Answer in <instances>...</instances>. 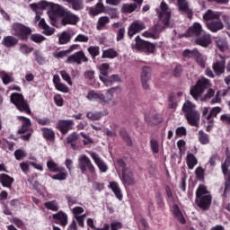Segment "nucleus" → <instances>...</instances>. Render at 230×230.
<instances>
[{
    "instance_id": "1",
    "label": "nucleus",
    "mask_w": 230,
    "mask_h": 230,
    "mask_svg": "<svg viewBox=\"0 0 230 230\" xmlns=\"http://www.w3.org/2000/svg\"><path fill=\"white\" fill-rule=\"evenodd\" d=\"M118 93H121V88L119 86L108 89L105 94L91 90L86 94V100L88 102H96L97 103H101V105L109 104L111 107H116L118 101L114 99V94H118Z\"/></svg>"
},
{
    "instance_id": "2",
    "label": "nucleus",
    "mask_w": 230,
    "mask_h": 230,
    "mask_svg": "<svg viewBox=\"0 0 230 230\" xmlns=\"http://www.w3.org/2000/svg\"><path fill=\"white\" fill-rule=\"evenodd\" d=\"M182 112L190 125L192 127H199L200 123V113L197 111V106L187 100L182 106Z\"/></svg>"
},
{
    "instance_id": "3",
    "label": "nucleus",
    "mask_w": 230,
    "mask_h": 230,
    "mask_svg": "<svg viewBox=\"0 0 230 230\" xmlns=\"http://www.w3.org/2000/svg\"><path fill=\"white\" fill-rule=\"evenodd\" d=\"M211 192L208 190V187L205 185H199L196 190V203L200 209L204 211L211 208Z\"/></svg>"
},
{
    "instance_id": "4",
    "label": "nucleus",
    "mask_w": 230,
    "mask_h": 230,
    "mask_svg": "<svg viewBox=\"0 0 230 230\" xmlns=\"http://www.w3.org/2000/svg\"><path fill=\"white\" fill-rule=\"evenodd\" d=\"M117 166L122 171V184H124V186H132L133 184H136L134 173H132V171L127 167V164H125L123 160L119 159L117 161Z\"/></svg>"
},
{
    "instance_id": "5",
    "label": "nucleus",
    "mask_w": 230,
    "mask_h": 230,
    "mask_svg": "<svg viewBox=\"0 0 230 230\" xmlns=\"http://www.w3.org/2000/svg\"><path fill=\"white\" fill-rule=\"evenodd\" d=\"M211 84L209 83V79H206V77L200 78L196 85L192 86L190 88V94L194 100H199L202 94H204V92L208 87H210Z\"/></svg>"
},
{
    "instance_id": "6",
    "label": "nucleus",
    "mask_w": 230,
    "mask_h": 230,
    "mask_svg": "<svg viewBox=\"0 0 230 230\" xmlns=\"http://www.w3.org/2000/svg\"><path fill=\"white\" fill-rule=\"evenodd\" d=\"M11 102L15 105L18 109V111H21V112H27L28 114L31 113V111H30V106L28 105V102L24 100V96L22 94L14 93L11 94Z\"/></svg>"
},
{
    "instance_id": "7",
    "label": "nucleus",
    "mask_w": 230,
    "mask_h": 230,
    "mask_svg": "<svg viewBox=\"0 0 230 230\" xmlns=\"http://www.w3.org/2000/svg\"><path fill=\"white\" fill-rule=\"evenodd\" d=\"M66 8H64L62 5L58 4H53L48 13L50 24H52V26H57V20L59 17H63L64 13H66Z\"/></svg>"
},
{
    "instance_id": "8",
    "label": "nucleus",
    "mask_w": 230,
    "mask_h": 230,
    "mask_svg": "<svg viewBox=\"0 0 230 230\" xmlns=\"http://www.w3.org/2000/svg\"><path fill=\"white\" fill-rule=\"evenodd\" d=\"M18 119L20 121H22V128L18 130V133L24 134L28 132L27 134L22 136V139H23V141H28V139L31 137V120L22 116L18 117Z\"/></svg>"
},
{
    "instance_id": "9",
    "label": "nucleus",
    "mask_w": 230,
    "mask_h": 230,
    "mask_svg": "<svg viewBox=\"0 0 230 230\" xmlns=\"http://www.w3.org/2000/svg\"><path fill=\"white\" fill-rule=\"evenodd\" d=\"M78 166L82 172V173H85V172H89L90 173H95L96 169H94V165H93V162L88 158L85 155H81L78 158Z\"/></svg>"
},
{
    "instance_id": "10",
    "label": "nucleus",
    "mask_w": 230,
    "mask_h": 230,
    "mask_svg": "<svg viewBox=\"0 0 230 230\" xmlns=\"http://www.w3.org/2000/svg\"><path fill=\"white\" fill-rule=\"evenodd\" d=\"M182 55L185 57V58H194V60L200 66V67H206V60L204 59V56L199 52V49H185L182 52Z\"/></svg>"
},
{
    "instance_id": "11",
    "label": "nucleus",
    "mask_w": 230,
    "mask_h": 230,
    "mask_svg": "<svg viewBox=\"0 0 230 230\" xmlns=\"http://www.w3.org/2000/svg\"><path fill=\"white\" fill-rule=\"evenodd\" d=\"M13 31L15 37L21 39V40H28V36L31 35V29L26 27L22 23H14L13 25Z\"/></svg>"
},
{
    "instance_id": "12",
    "label": "nucleus",
    "mask_w": 230,
    "mask_h": 230,
    "mask_svg": "<svg viewBox=\"0 0 230 230\" xmlns=\"http://www.w3.org/2000/svg\"><path fill=\"white\" fill-rule=\"evenodd\" d=\"M158 17L161 22L164 24V26H168L170 24V17H172V10L168 7L167 4L162 2L160 4V12H158Z\"/></svg>"
},
{
    "instance_id": "13",
    "label": "nucleus",
    "mask_w": 230,
    "mask_h": 230,
    "mask_svg": "<svg viewBox=\"0 0 230 230\" xmlns=\"http://www.w3.org/2000/svg\"><path fill=\"white\" fill-rule=\"evenodd\" d=\"M152 78V68L150 66H143L142 72H141V84L143 89L147 91V89H150V79Z\"/></svg>"
},
{
    "instance_id": "14",
    "label": "nucleus",
    "mask_w": 230,
    "mask_h": 230,
    "mask_svg": "<svg viewBox=\"0 0 230 230\" xmlns=\"http://www.w3.org/2000/svg\"><path fill=\"white\" fill-rule=\"evenodd\" d=\"M72 212L78 226H80V227H85L84 220L85 217H87V215L84 214L85 213V209L82 207H75L72 209Z\"/></svg>"
},
{
    "instance_id": "15",
    "label": "nucleus",
    "mask_w": 230,
    "mask_h": 230,
    "mask_svg": "<svg viewBox=\"0 0 230 230\" xmlns=\"http://www.w3.org/2000/svg\"><path fill=\"white\" fill-rule=\"evenodd\" d=\"M88 60L87 57H85V53H84L83 50H80L69 56L66 59V63L77 64V66H80L82 62H87Z\"/></svg>"
},
{
    "instance_id": "16",
    "label": "nucleus",
    "mask_w": 230,
    "mask_h": 230,
    "mask_svg": "<svg viewBox=\"0 0 230 230\" xmlns=\"http://www.w3.org/2000/svg\"><path fill=\"white\" fill-rule=\"evenodd\" d=\"M78 21H80V18L76 14L66 10L62 16L61 24L63 26H67V24L75 25Z\"/></svg>"
},
{
    "instance_id": "17",
    "label": "nucleus",
    "mask_w": 230,
    "mask_h": 230,
    "mask_svg": "<svg viewBox=\"0 0 230 230\" xmlns=\"http://www.w3.org/2000/svg\"><path fill=\"white\" fill-rule=\"evenodd\" d=\"M75 127V121L72 119H61L57 123V128L63 134H67Z\"/></svg>"
},
{
    "instance_id": "18",
    "label": "nucleus",
    "mask_w": 230,
    "mask_h": 230,
    "mask_svg": "<svg viewBox=\"0 0 230 230\" xmlns=\"http://www.w3.org/2000/svg\"><path fill=\"white\" fill-rule=\"evenodd\" d=\"M146 26H145V22L135 21L131 23V25L128 28V35L129 37H134L136 33H139V31H143Z\"/></svg>"
},
{
    "instance_id": "19",
    "label": "nucleus",
    "mask_w": 230,
    "mask_h": 230,
    "mask_svg": "<svg viewBox=\"0 0 230 230\" xmlns=\"http://www.w3.org/2000/svg\"><path fill=\"white\" fill-rule=\"evenodd\" d=\"M89 154L94 161L95 164L98 166L100 172L106 173V172L109 170L107 164H105V162L95 152H89Z\"/></svg>"
},
{
    "instance_id": "20",
    "label": "nucleus",
    "mask_w": 230,
    "mask_h": 230,
    "mask_svg": "<svg viewBox=\"0 0 230 230\" xmlns=\"http://www.w3.org/2000/svg\"><path fill=\"white\" fill-rule=\"evenodd\" d=\"M204 33V30H202V25L199 22H194L192 26L189 28L186 33V37H199Z\"/></svg>"
},
{
    "instance_id": "21",
    "label": "nucleus",
    "mask_w": 230,
    "mask_h": 230,
    "mask_svg": "<svg viewBox=\"0 0 230 230\" xmlns=\"http://www.w3.org/2000/svg\"><path fill=\"white\" fill-rule=\"evenodd\" d=\"M89 13L90 15L96 17V15H100V13H107V9H105L103 2L99 0L95 6L89 8Z\"/></svg>"
},
{
    "instance_id": "22",
    "label": "nucleus",
    "mask_w": 230,
    "mask_h": 230,
    "mask_svg": "<svg viewBox=\"0 0 230 230\" xmlns=\"http://www.w3.org/2000/svg\"><path fill=\"white\" fill-rule=\"evenodd\" d=\"M111 66L109 63H102L101 65L98 66V69L100 71V74L102 75L99 76L100 80L107 85V78L109 77V69Z\"/></svg>"
},
{
    "instance_id": "23",
    "label": "nucleus",
    "mask_w": 230,
    "mask_h": 230,
    "mask_svg": "<svg viewBox=\"0 0 230 230\" xmlns=\"http://www.w3.org/2000/svg\"><path fill=\"white\" fill-rule=\"evenodd\" d=\"M207 28L210 30L213 33H217V31H220V30H224V23L222 21L217 18L216 20H212L211 22H207Z\"/></svg>"
},
{
    "instance_id": "24",
    "label": "nucleus",
    "mask_w": 230,
    "mask_h": 230,
    "mask_svg": "<svg viewBox=\"0 0 230 230\" xmlns=\"http://www.w3.org/2000/svg\"><path fill=\"white\" fill-rule=\"evenodd\" d=\"M196 44L202 46V48H208L211 44V36L206 31H203L201 35L198 36L196 39Z\"/></svg>"
},
{
    "instance_id": "25",
    "label": "nucleus",
    "mask_w": 230,
    "mask_h": 230,
    "mask_svg": "<svg viewBox=\"0 0 230 230\" xmlns=\"http://www.w3.org/2000/svg\"><path fill=\"white\" fill-rule=\"evenodd\" d=\"M136 4H124L121 8V12L123 13H132L134 10H136L138 6H141L143 4V0H132Z\"/></svg>"
},
{
    "instance_id": "26",
    "label": "nucleus",
    "mask_w": 230,
    "mask_h": 230,
    "mask_svg": "<svg viewBox=\"0 0 230 230\" xmlns=\"http://www.w3.org/2000/svg\"><path fill=\"white\" fill-rule=\"evenodd\" d=\"M53 84L57 91H59L60 93H69V87H67L66 84L60 82V76L58 75L53 76Z\"/></svg>"
},
{
    "instance_id": "27",
    "label": "nucleus",
    "mask_w": 230,
    "mask_h": 230,
    "mask_svg": "<svg viewBox=\"0 0 230 230\" xmlns=\"http://www.w3.org/2000/svg\"><path fill=\"white\" fill-rule=\"evenodd\" d=\"M4 48H15L19 44V40L13 36H5L2 40Z\"/></svg>"
},
{
    "instance_id": "28",
    "label": "nucleus",
    "mask_w": 230,
    "mask_h": 230,
    "mask_svg": "<svg viewBox=\"0 0 230 230\" xmlns=\"http://www.w3.org/2000/svg\"><path fill=\"white\" fill-rule=\"evenodd\" d=\"M39 28H41V30H43V35H47L48 37H50V35H53V33H55V28L49 27V25L46 23V20L44 19H41L40 21Z\"/></svg>"
},
{
    "instance_id": "29",
    "label": "nucleus",
    "mask_w": 230,
    "mask_h": 230,
    "mask_svg": "<svg viewBox=\"0 0 230 230\" xmlns=\"http://www.w3.org/2000/svg\"><path fill=\"white\" fill-rule=\"evenodd\" d=\"M64 3H68L72 10L75 12H80V10H84V0H62Z\"/></svg>"
},
{
    "instance_id": "30",
    "label": "nucleus",
    "mask_w": 230,
    "mask_h": 230,
    "mask_svg": "<svg viewBox=\"0 0 230 230\" xmlns=\"http://www.w3.org/2000/svg\"><path fill=\"white\" fill-rule=\"evenodd\" d=\"M13 178L8 174L2 173L0 174V182L4 188H12L13 184Z\"/></svg>"
},
{
    "instance_id": "31",
    "label": "nucleus",
    "mask_w": 230,
    "mask_h": 230,
    "mask_svg": "<svg viewBox=\"0 0 230 230\" xmlns=\"http://www.w3.org/2000/svg\"><path fill=\"white\" fill-rule=\"evenodd\" d=\"M108 188H110V190L113 191L115 197H117L119 200H121V199H123V195L121 194V190L119 189V184H118V182L111 181Z\"/></svg>"
},
{
    "instance_id": "32",
    "label": "nucleus",
    "mask_w": 230,
    "mask_h": 230,
    "mask_svg": "<svg viewBox=\"0 0 230 230\" xmlns=\"http://www.w3.org/2000/svg\"><path fill=\"white\" fill-rule=\"evenodd\" d=\"M213 70L216 75H222L226 71V59L222 58L220 61L216 62L213 65Z\"/></svg>"
},
{
    "instance_id": "33",
    "label": "nucleus",
    "mask_w": 230,
    "mask_h": 230,
    "mask_svg": "<svg viewBox=\"0 0 230 230\" xmlns=\"http://www.w3.org/2000/svg\"><path fill=\"white\" fill-rule=\"evenodd\" d=\"M178 7L180 12H183V13H187V15H191L192 12L191 9H190V5L188 4V1L186 0H178Z\"/></svg>"
},
{
    "instance_id": "34",
    "label": "nucleus",
    "mask_w": 230,
    "mask_h": 230,
    "mask_svg": "<svg viewBox=\"0 0 230 230\" xmlns=\"http://www.w3.org/2000/svg\"><path fill=\"white\" fill-rule=\"evenodd\" d=\"M53 218L55 220H58V224H60L63 226L67 224V214H66L63 211H59V212L54 214Z\"/></svg>"
},
{
    "instance_id": "35",
    "label": "nucleus",
    "mask_w": 230,
    "mask_h": 230,
    "mask_svg": "<svg viewBox=\"0 0 230 230\" xmlns=\"http://www.w3.org/2000/svg\"><path fill=\"white\" fill-rule=\"evenodd\" d=\"M187 165L189 170H193V168H195V166H197L199 161L197 160V157H195L194 154L189 153L187 155Z\"/></svg>"
},
{
    "instance_id": "36",
    "label": "nucleus",
    "mask_w": 230,
    "mask_h": 230,
    "mask_svg": "<svg viewBox=\"0 0 230 230\" xmlns=\"http://www.w3.org/2000/svg\"><path fill=\"white\" fill-rule=\"evenodd\" d=\"M47 168L54 173L64 172V170H66V168L58 166L53 160H49L47 162Z\"/></svg>"
},
{
    "instance_id": "37",
    "label": "nucleus",
    "mask_w": 230,
    "mask_h": 230,
    "mask_svg": "<svg viewBox=\"0 0 230 230\" xmlns=\"http://www.w3.org/2000/svg\"><path fill=\"white\" fill-rule=\"evenodd\" d=\"M71 41V32L67 31H64L61 34L58 35V42L59 44H67Z\"/></svg>"
},
{
    "instance_id": "38",
    "label": "nucleus",
    "mask_w": 230,
    "mask_h": 230,
    "mask_svg": "<svg viewBox=\"0 0 230 230\" xmlns=\"http://www.w3.org/2000/svg\"><path fill=\"white\" fill-rule=\"evenodd\" d=\"M219 18H220V13L213 12L211 10H208L203 15V19L205 21H215L216 19H219Z\"/></svg>"
},
{
    "instance_id": "39",
    "label": "nucleus",
    "mask_w": 230,
    "mask_h": 230,
    "mask_svg": "<svg viewBox=\"0 0 230 230\" xmlns=\"http://www.w3.org/2000/svg\"><path fill=\"white\" fill-rule=\"evenodd\" d=\"M215 42L220 51H226V49H227V40L226 38L217 37Z\"/></svg>"
},
{
    "instance_id": "40",
    "label": "nucleus",
    "mask_w": 230,
    "mask_h": 230,
    "mask_svg": "<svg viewBox=\"0 0 230 230\" xmlns=\"http://www.w3.org/2000/svg\"><path fill=\"white\" fill-rule=\"evenodd\" d=\"M41 132L43 134V137L48 141H53V139H55V132H53L51 128H42Z\"/></svg>"
},
{
    "instance_id": "41",
    "label": "nucleus",
    "mask_w": 230,
    "mask_h": 230,
    "mask_svg": "<svg viewBox=\"0 0 230 230\" xmlns=\"http://www.w3.org/2000/svg\"><path fill=\"white\" fill-rule=\"evenodd\" d=\"M109 22H111V19L108 16L100 17L97 22V30H103Z\"/></svg>"
},
{
    "instance_id": "42",
    "label": "nucleus",
    "mask_w": 230,
    "mask_h": 230,
    "mask_svg": "<svg viewBox=\"0 0 230 230\" xmlns=\"http://www.w3.org/2000/svg\"><path fill=\"white\" fill-rule=\"evenodd\" d=\"M78 133L74 132L67 136L66 143L71 145L72 148L75 150L76 148V145H75V141H78Z\"/></svg>"
},
{
    "instance_id": "43",
    "label": "nucleus",
    "mask_w": 230,
    "mask_h": 230,
    "mask_svg": "<svg viewBox=\"0 0 230 230\" xmlns=\"http://www.w3.org/2000/svg\"><path fill=\"white\" fill-rule=\"evenodd\" d=\"M146 121L148 123H151L152 125H157V123H162L163 122V116L159 114H155L150 116L149 118L146 117Z\"/></svg>"
},
{
    "instance_id": "44",
    "label": "nucleus",
    "mask_w": 230,
    "mask_h": 230,
    "mask_svg": "<svg viewBox=\"0 0 230 230\" xmlns=\"http://www.w3.org/2000/svg\"><path fill=\"white\" fill-rule=\"evenodd\" d=\"M118 52L114 49L103 50L102 58H116Z\"/></svg>"
},
{
    "instance_id": "45",
    "label": "nucleus",
    "mask_w": 230,
    "mask_h": 230,
    "mask_svg": "<svg viewBox=\"0 0 230 230\" xmlns=\"http://www.w3.org/2000/svg\"><path fill=\"white\" fill-rule=\"evenodd\" d=\"M199 141L201 145H209V135L203 130L199 131Z\"/></svg>"
},
{
    "instance_id": "46",
    "label": "nucleus",
    "mask_w": 230,
    "mask_h": 230,
    "mask_svg": "<svg viewBox=\"0 0 230 230\" xmlns=\"http://www.w3.org/2000/svg\"><path fill=\"white\" fill-rule=\"evenodd\" d=\"M86 116L92 121H98V119H102V118L103 117V113H102V111H89Z\"/></svg>"
},
{
    "instance_id": "47",
    "label": "nucleus",
    "mask_w": 230,
    "mask_h": 230,
    "mask_svg": "<svg viewBox=\"0 0 230 230\" xmlns=\"http://www.w3.org/2000/svg\"><path fill=\"white\" fill-rule=\"evenodd\" d=\"M0 78H2L3 83L5 85H8V84H11V82H13V77H12V75H9L4 71L0 72Z\"/></svg>"
},
{
    "instance_id": "48",
    "label": "nucleus",
    "mask_w": 230,
    "mask_h": 230,
    "mask_svg": "<svg viewBox=\"0 0 230 230\" xmlns=\"http://www.w3.org/2000/svg\"><path fill=\"white\" fill-rule=\"evenodd\" d=\"M146 44V41L141 40L139 36H137L135 39V44L133 45V47L135 48V49L143 51Z\"/></svg>"
},
{
    "instance_id": "49",
    "label": "nucleus",
    "mask_w": 230,
    "mask_h": 230,
    "mask_svg": "<svg viewBox=\"0 0 230 230\" xmlns=\"http://www.w3.org/2000/svg\"><path fill=\"white\" fill-rule=\"evenodd\" d=\"M44 206L50 211H58V202L57 200L47 201L44 203Z\"/></svg>"
},
{
    "instance_id": "50",
    "label": "nucleus",
    "mask_w": 230,
    "mask_h": 230,
    "mask_svg": "<svg viewBox=\"0 0 230 230\" xmlns=\"http://www.w3.org/2000/svg\"><path fill=\"white\" fill-rule=\"evenodd\" d=\"M173 215L176 217V218L181 222V224H185L184 217L182 216V213L179 209V207L177 205H174L173 207Z\"/></svg>"
},
{
    "instance_id": "51",
    "label": "nucleus",
    "mask_w": 230,
    "mask_h": 230,
    "mask_svg": "<svg viewBox=\"0 0 230 230\" xmlns=\"http://www.w3.org/2000/svg\"><path fill=\"white\" fill-rule=\"evenodd\" d=\"M88 53L93 57V58H96L98 55H100V47L98 46H91L87 49Z\"/></svg>"
},
{
    "instance_id": "52",
    "label": "nucleus",
    "mask_w": 230,
    "mask_h": 230,
    "mask_svg": "<svg viewBox=\"0 0 230 230\" xmlns=\"http://www.w3.org/2000/svg\"><path fill=\"white\" fill-rule=\"evenodd\" d=\"M58 172L59 173L52 176V179L54 181H66V179H67V172H66V170L59 171Z\"/></svg>"
},
{
    "instance_id": "53",
    "label": "nucleus",
    "mask_w": 230,
    "mask_h": 230,
    "mask_svg": "<svg viewBox=\"0 0 230 230\" xmlns=\"http://www.w3.org/2000/svg\"><path fill=\"white\" fill-rule=\"evenodd\" d=\"M33 51V48L28 46L27 44H21L20 45V53L22 55H30Z\"/></svg>"
},
{
    "instance_id": "54",
    "label": "nucleus",
    "mask_w": 230,
    "mask_h": 230,
    "mask_svg": "<svg viewBox=\"0 0 230 230\" xmlns=\"http://www.w3.org/2000/svg\"><path fill=\"white\" fill-rule=\"evenodd\" d=\"M150 147L153 154H159V142L155 138L150 140Z\"/></svg>"
},
{
    "instance_id": "55",
    "label": "nucleus",
    "mask_w": 230,
    "mask_h": 230,
    "mask_svg": "<svg viewBox=\"0 0 230 230\" xmlns=\"http://www.w3.org/2000/svg\"><path fill=\"white\" fill-rule=\"evenodd\" d=\"M142 51L148 54L154 53V51H155V45L146 41V45H144V49H142Z\"/></svg>"
},
{
    "instance_id": "56",
    "label": "nucleus",
    "mask_w": 230,
    "mask_h": 230,
    "mask_svg": "<svg viewBox=\"0 0 230 230\" xmlns=\"http://www.w3.org/2000/svg\"><path fill=\"white\" fill-rule=\"evenodd\" d=\"M31 40H32V42H36V44H40V42H44V40H46V37L41 34H32L31 36Z\"/></svg>"
},
{
    "instance_id": "57",
    "label": "nucleus",
    "mask_w": 230,
    "mask_h": 230,
    "mask_svg": "<svg viewBox=\"0 0 230 230\" xmlns=\"http://www.w3.org/2000/svg\"><path fill=\"white\" fill-rule=\"evenodd\" d=\"M46 6H48V2L46 1H42L40 2L38 4H31V7L32 8V10H38L39 12H42L40 9L44 10V8H46Z\"/></svg>"
},
{
    "instance_id": "58",
    "label": "nucleus",
    "mask_w": 230,
    "mask_h": 230,
    "mask_svg": "<svg viewBox=\"0 0 230 230\" xmlns=\"http://www.w3.org/2000/svg\"><path fill=\"white\" fill-rule=\"evenodd\" d=\"M61 78L68 84V85H73V81H71V76L65 70L60 71Z\"/></svg>"
},
{
    "instance_id": "59",
    "label": "nucleus",
    "mask_w": 230,
    "mask_h": 230,
    "mask_svg": "<svg viewBox=\"0 0 230 230\" xmlns=\"http://www.w3.org/2000/svg\"><path fill=\"white\" fill-rule=\"evenodd\" d=\"M177 146L180 150V155H183V154H185L186 152V141L182 139L178 140Z\"/></svg>"
},
{
    "instance_id": "60",
    "label": "nucleus",
    "mask_w": 230,
    "mask_h": 230,
    "mask_svg": "<svg viewBox=\"0 0 230 230\" xmlns=\"http://www.w3.org/2000/svg\"><path fill=\"white\" fill-rule=\"evenodd\" d=\"M27 154L26 151L22 149H18L14 152V156L17 161H21V159H24L26 157Z\"/></svg>"
},
{
    "instance_id": "61",
    "label": "nucleus",
    "mask_w": 230,
    "mask_h": 230,
    "mask_svg": "<svg viewBox=\"0 0 230 230\" xmlns=\"http://www.w3.org/2000/svg\"><path fill=\"white\" fill-rule=\"evenodd\" d=\"M120 136L124 139L125 143H127L128 146H132V139L126 131H120Z\"/></svg>"
},
{
    "instance_id": "62",
    "label": "nucleus",
    "mask_w": 230,
    "mask_h": 230,
    "mask_svg": "<svg viewBox=\"0 0 230 230\" xmlns=\"http://www.w3.org/2000/svg\"><path fill=\"white\" fill-rule=\"evenodd\" d=\"M75 42H89V37L85 34H78L74 40Z\"/></svg>"
},
{
    "instance_id": "63",
    "label": "nucleus",
    "mask_w": 230,
    "mask_h": 230,
    "mask_svg": "<svg viewBox=\"0 0 230 230\" xmlns=\"http://www.w3.org/2000/svg\"><path fill=\"white\" fill-rule=\"evenodd\" d=\"M54 102L58 107H62L64 105V98L60 94H56L54 96Z\"/></svg>"
},
{
    "instance_id": "64",
    "label": "nucleus",
    "mask_w": 230,
    "mask_h": 230,
    "mask_svg": "<svg viewBox=\"0 0 230 230\" xmlns=\"http://www.w3.org/2000/svg\"><path fill=\"white\" fill-rule=\"evenodd\" d=\"M81 136H82V137H84V139H83L84 145H85V146L92 145L93 138H91V137H89V135H86L85 133L81 132Z\"/></svg>"
}]
</instances>
